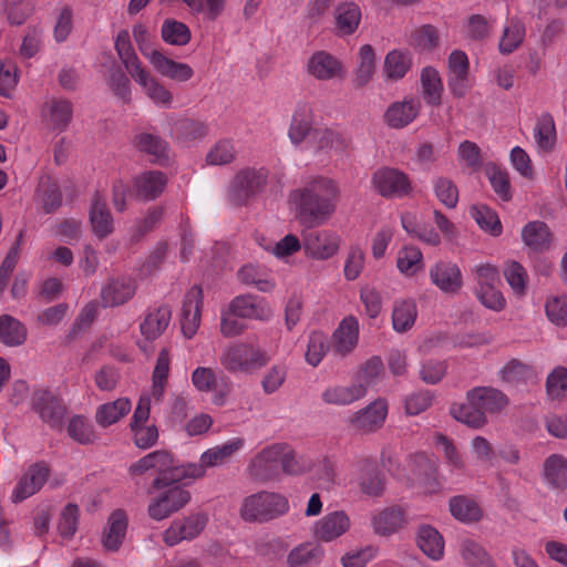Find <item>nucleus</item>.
<instances>
[{"instance_id":"obj_1","label":"nucleus","mask_w":567,"mask_h":567,"mask_svg":"<svg viewBox=\"0 0 567 567\" xmlns=\"http://www.w3.org/2000/svg\"><path fill=\"white\" fill-rule=\"evenodd\" d=\"M340 188L336 181L316 176L292 190L289 200L296 207V217L302 225L320 226L336 213Z\"/></svg>"},{"instance_id":"obj_2","label":"nucleus","mask_w":567,"mask_h":567,"mask_svg":"<svg viewBox=\"0 0 567 567\" xmlns=\"http://www.w3.org/2000/svg\"><path fill=\"white\" fill-rule=\"evenodd\" d=\"M308 468V463L286 443H274L261 449L249 462V476L259 482H269L281 474L298 475Z\"/></svg>"},{"instance_id":"obj_3","label":"nucleus","mask_w":567,"mask_h":567,"mask_svg":"<svg viewBox=\"0 0 567 567\" xmlns=\"http://www.w3.org/2000/svg\"><path fill=\"white\" fill-rule=\"evenodd\" d=\"M269 361L267 353L256 343L237 341L227 344L219 357L221 367L229 373H254Z\"/></svg>"},{"instance_id":"obj_4","label":"nucleus","mask_w":567,"mask_h":567,"mask_svg":"<svg viewBox=\"0 0 567 567\" xmlns=\"http://www.w3.org/2000/svg\"><path fill=\"white\" fill-rule=\"evenodd\" d=\"M289 508L285 495L262 491L244 498L240 516L246 522L267 523L287 514Z\"/></svg>"},{"instance_id":"obj_5","label":"nucleus","mask_w":567,"mask_h":567,"mask_svg":"<svg viewBox=\"0 0 567 567\" xmlns=\"http://www.w3.org/2000/svg\"><path fill=\"white\" fill-rule=\"evenodd\" d=\"M390 471L398 480L417 484L426 493H434L439 489V482L434 476L435 464L425 453L411 454L403 466L398 465L396 468L391 467Z\"/></svg>"},{"instance_id":"obj_6","label":"nucleus","mask_w":567,"mask_h":567,"mask_svg":"<svg viewBox=\"0 0 567 567\" xmlns=\"http://www.w3.org/2000/svg\"><path fill=\"white\" fill-rule=\"evenodd\" d=\"M268 177L269 171L266 167L241 168L236 173L230 183V200L236 205L245 204L265 190Z\"/></svg>"},{"instance_id":"obj_7","label":"nucleus","mask_w":567,"mask_h":567,"mask_svg":"<svg viewBox=\"0 0 567 567\" xmlns=\"http://www.w3.org/2000/svg\"><path fill=\"white\" fill-rule=\"evenodd\" d=\"M192 385L200 393H212V402L217 406L226 404L231 392L228 377L210 367H197L190 374Z\"/></svg>"},{"instance_id":"obj_8","label":"nucleus","mask_w":567,"mask_h":567,"mask_svg":"<svg viewBox=\"0 0 567 567\" xmlns=\"http://www.w3.org/2000/svg\"><path fill=\"white\" fill-rule=\"evenodd\" d=\"M373 189L385 198H401L410 194L411 183L408 175L396 168L382 167L371 178Z\"/></svg>"},{"instance_id":"obj_9","label":"nucleus","mask_w":567,"mask_h":567,"mask_svg":"<svg viewBox=\"0 0 567 567\" xmlns=\"http://www.w3.org/2000/svg\"><path fill=\"white\" fill-rule=\"evenodd\" d=\"M190 499L188 491L181 486H172L154 496L147 513L155 520H163L184 507Z\"/></svg>"},{"instance_id":"obj_10","label":"nucleus","mask_w":567,"mask_h":567,"mask_svg":"<svg viewBox=\"0 0 567 567\" xmlns=\"http://www.w3.org/2000/svg\"><path fill=\"white\" fill-rule=\"evenodd\" d=\"M208 517L204 513H193L175 519L163 534V540L168 546H175L183 540H192L205 529Z\"/></svg>"},{"instance_id":"obj_11","label":"nucleus","mask_w":567,"mask_h":567,"mask_svg":"<svg viewBox=\"0 0 567 567\" xmlns=\"http://www.w3.org/2000/svg\"><path fill=\"white\" fill-rule=\"evenodd\" d=\"M302 245L307 256L317 260H327L339 250L340 237L329 229L312 230L303 235Z\"/></svg>"},{"instance_id":"obj_12","label":"nucleus","mask_w":567,"mask_h":567,"mask_svg":"<svg viewBox=\"0 0 567 567\" xmlns=\"http://www.w3.org/2000/svg\"><path fill=\"white\" fill-rule=\"evenodd\" d=\"M351 525L350 516L344 511H333L315 522L311 530L317 540L332 543L346 535Z\"/></svg>"},{"instance_id":"obj_13","label":"nucleus","mask_w":567,"mask_h":567,"mask_svg":"<svg viewBox=\"0 0 567 567\" xmlns=\"http://www.w3.org/2000/svg\"><path fill=\"white\" fill-rule=\"evenodd\" d=\"M229 312L237 318L256 321H269L274 316L266 299L250 293L235 297L229 303Z\"/></svg>"},{"instance_id":"obj_14","label":"nucleus","mask_w":567,"mask_h":567,"mask_svg":"<svg viewBox=\"0 0 567 567\" xmlns=\"http://www.w3.org/2000/svg\"><path fill=\"white\" fill-rule=\"evenodd\" d=\"M432 285L446 295H456L463 287V275L457 264L449 260L435 262L429 270Z\"/></svg>"},{"instance_id":"obj_15","label":"nucleus","mask_w":567,"mask_h":567,"mask_svg":"<svg viewBox=\"0 0 567 567\" xmlns=\"http://www.w3.org/2000/svg\"><path fill=\"white\" fill-rule=\"evenodd\" d=\"M43 124L58 132H63L70 125L73 117V104L64 97H49L41 107Z\"/></svg>"},{"instance_id":"obj_16","label":"nucleus","mask_w":567,"mask_h":567,"mask_svg":"<svg viewBox=\"0 0 567 567\" xmlns=\"http://www.w3.org/2000/svg\"><path fill=\"white\" fill-rule=\"evenodd\" d=\"M203 306V291L200 287L193 286L185 295L182 312L181 328L185 338L192 339L197 333L200 326Z\"/></svg>"},{"instance_id":"obj_17","label":"nucleus","mask_w":567,"mask_h":567,"mask_svg":"<svg viewBox=\"0 0 567 567\" xmlns=\"http://www.w3.org/2000/svg\"><path fill=\"white\" fill-rule=\"evenodd\" d=\"M388 402L377 399L365 408L353 413L349 420L350 425L362 433H372L382 427L388 415Z\"/></svg>"},{"instance_id":"obj_18","label":"nucleus","mask_w":567,"mask_h":567,"mask_svg":"<svg viewBox=\"0 0 567 567\" xmlns=\"http://www.w3.org/2000/svg\"><path fill=\"white\" fill-rule=\"evenodd\" d=\"M306 71L318 81H331L344 75L342 62L323 50L316 51L310 55L306 63Z\"/></svg>"},{"instance_id":"obj_19","label":"nucleus","mask_w":567,"mask_h":567,"mask_svg":"<svg viewBox=\"0 0 567 567\" xmlns=\"http://www.w3.org/2000/svg\"><path fill=\"white\" fill-rule=\"evenodd\" d=\"M359 321L354 316L344 317L331 337V347L334 354L347 357L353 352L359 342Z\"/></svg>"},{"instance_id":"obj_20","label":"nucleus","mask_w":567,"mask_h":567,"mask_svg":"<svg viewBox=\"0 0 567 567\" xmlns=\"http://www.w3.org/2000/svg\"><path fill=\"white\" fill-rule=\"evenodd\" d=\"M466 400L480 406L484 415L498 414L508 405V398L492 386H476L466 393Z\"/></svg>"},{"instance_id":"obj_21","label":"nucleus","mask_w":567,"mask_h":567,"mask_svg":"<svg viewBox=\"0 0 567 567\" xmlns=\"http://www.w3.org/2000/svg\"><path fill=\"white\" fill-rule=\"evenodd\" d=\"M49 476V468L43 463H37L29 467L16 485L11 499L13 503H20L35 494Z\"/></svg>"},{"instance_id":"obj_22","label":"nucleus","mask_w":567,"mask_h":567,"mask_svg":"<svg viewBox=\"0 0 567 567\" xmlns=\"http://www.w3.org/2000/svg\"><path fill=\"white\" fill-rule=\"evenodd\" d=\"M405 511L399 506L383 508L371 517L373 532L379 536H391L408 525Z\"/></svg>"},{"instance_id":"obj_23","label":"nucleus","mask_w":567,"mask_h":567,"mask_svg":"<svg viewBox=\"0 0 567 567\" xmlns=\"http://www.w3.org/2000/svg\"><path fill=\"white\" fill-rule=\"evenodd\" d=\"M313 111L307 103L298 104L293 111L288 130V137L295 146H299L308 137L313 141Z\"/></svg>"},{"instance_id":"obj_24","label":"nucleus","mask_w":567,"mask_h":567,"mask_svg":"<svg viewBox=\"0 0 567 567\" xmlns=\"http://www.w3.org/2000/svg\"><path fill=\"white\" fill-rule=\"evenodd\" d=\"M143 90L144 94L156 105L169 109L173 105V94L144 66L131 76Z\"/></svg>"},{"instance_id":"obj_25","label":"nucleus","mask_w":567,"mask_h":567,"mask_svg":"<svg viewBox=\"0 0 567 567\" xmlns=\"http://www.w3.org/2000/svg\"><path fill=\"white\" fill-rule=\"evenodd\" d=\"M421 103L416 99H405L389 105L383 120L392 128H403L411 124L420 114Z\"/></svg>"},{"instance_id":"obj_26","label":"nucleus","mask_w":567,"mask_h":567,"mask_svg":"<svg viewBox=\"0 0 567 567\" xmlns=\"http://www.w3.org/2000/svg\"><path fill=\"white\" fill-rule=\"evenodd\" d=\"M33 409L42 421L51 426H58L65 414V408L61 401L52 392L45 390L35 392Z\"/></svg>"},{"instance_id":"obj_27","label":"nucleus","mask_w":567,"mask_h":567,"mask_svg":"<svg viewBox=\"0 0 567 567\" xmlns=\"http://www.w3.org/2000/svg\"><path fill=\"white\" fill-rule=\"evenodd\" d=\"M365 395V384L350 383L347 385L333 384L321 392V400L329 405H350Z\"/></svg>"},{"instance_id":"obj_28","label":"nucleus","mask_w":567,"mask_h":567,"mask_svg":"<svg viewBox=\"0 0 567 567\" xmlns=\"http://www.w3.org/2000/svg\"><path fill=\"white\" fill-rule=\"evenodd\" d=\"M91 229L99 239L109 237L114 231V219L105 200L95 194L89 214Z\"/></svg>"},{"instance_id":"obj_29","label":"nucleus","mask_w":567,"mask_h":567,"mask_svg":"<svg viewBox=\"0 0 567 567\" xmlns=\"http://www.w3.org/2000/svg\"><path fill=\"white\" fill-rule=\"evenodd\" d=\"M336 34L347 37L353 34L362 19L360 7L354 2H341L333 11Z\"/></svg>"},{"instance_id":"obj_30","label":"nucleus","mask_w":567,"mask_h":567,"mask_svg":"<svg viewBox=\"0 0 567 567\" xmlns=\"http://www.w3.org/2000/svg\"><path fill=\"white\" fill-rule=\"evenodd\" d=\"M312 143L318 151L330 154H342L350 147L344 134L333 127H316Z\"/></svg>"},{"instance_id":"obj_31","label":"nucleus","mask_w":567,"mask_h":567,"mask_svg":"<svg viewBox=\"0 0 567 567\" xmlns=\"http://www.w3.org/2000/svg\"><path fill=\"white\" fill-rule=\"evenodd\" d=\"M498 375L502 382L514 388L525 386L537 378L535 369L518 359H512L506 362L499 370Z\"/></svg>"},{"instance_id":"obj_32","label":"nucleus","mask_w":567,"mask_h":567,"mask_svg":"<svg viewBox=\"0 0 567 567\" xmlns=\"http://www.w3.org/2000/svg\"><path fill=\"white\" fill-rule=\"evenodd\" d=\"M135 282L130 278L111 279L101 289V298L106 307H116L127 302L135 293Z\"/></svg>"},{"instance_id":"obj_33","label":"nucleus","mask_w":567,"mask_h":567,"mask_svg":"<svg viewBox=\"0 0 567 567\" xmlns=\"http://www.w3.org/2000/svg\"><path fill=\"white\" fill-rule=\"evenodd\" d=\"M166 183L165 175L157 171L144 172L133 178L135 195L144 200H152L159 196Z\"/></svg>"},{"instance_id":"obj_34","label":"nucleus","mask_w":567,"mask_h":567,"mask_svg":"<svg viewBox=\"0 0 567 567\" xmlns=\"http://www.w3.org/2000/svg\"><path fill=\"white\" fill-rule=\"evenodd\" d=\"M416 544L421 551L434 561L444 556L445 542L441 533L431 525H422L417 529Z\"/></svg>"},{"instance_id":"obj_35","label":"nucleus","mask_w":567,"mask_h":567,"mask_svg":"<svg viewBox=\"0 0 567 567\" xmlns=\"http://www.w3.org/2000/svg\"><path fill=\"white\" fill-rule=\"evenodd\" d=\"M34 200L40 213L45 215L55 213L62 205V195L56 183L49 177L41 178Z\"/></svg>"},{"instance_id":"obj_36","label":"nucleus","mask_w":567,"mask_h":567,"mask_svg":"<svg viewBox=\"0 0 567 567\" xmlns=\"http://www.w3.org/2000/svg\"><path fill=\"white\" fill-rule=\"evenodd\" d=\"M458 555L467 567H495L494 560L485 548L472 538L458 542Z\"/></svg>"},{"instance_id":"obj_37","label":"nucleus","mask_w":567,"mask_h":567,"mask_svg":"<svg viewBox=\"0 0 567 567\" xmlns=\"http://www.w3.org/2000/svg\"><path fill=\"white\" fill-rule=\"evenodd\" d=\"M172 311L168 306H161L147 312L140 324L141 333L147 340H155L166 330L169 324Z\"/></svg>"},{"instance_id":"obj_38","label":"nucleus","mask_w":567,"mask_h":567,"mask_svg":"<svg viewBox=\"0 0 567 567\" xmlns=\"http://www.w3.org/2000/svg\"><path fill=\"white\" fill-rule=\"evenodd\" d=\"M522 239L532 250L544 251L550 247L553 235L546 223L533 220L523 227Z\"/></svg>"},{"instance_id":"obj_39","label":"nucleus","mask_w":567,"mask_h":567,"mask_svg":"<svg viewBox=\"0 0 567 567\" xmlns=\"http://www.w3.org/2000/svg\"><path fill=\"white\" fill-rule=\"evenodd\" d=\"M245 445L243 437H233L220 445L208 449L200 455V461L208 467L221 466Z\"/></svg>"},{"instance_id":"obj_40","label":"nucleus","mask_w":567,"mask_h":567,"mask_svg":"<svg viewBox=\"0 0 567 567\" xmlns=\"http://www.w3.org/2000/svg\"><path fill=\"white\" fill-rule=\"evenodd\" d=\"M153 68L165 78L176 82H186L194 75V71L187 63L174 61L159 52L150 62Z\"/></svg>"},{"instance_id":"obj_41","label":"nucleus","mask_w":567,"mask_h":567,"mask_svg":"<svg viewBox=\"0 0 567 567\" xmlns=\"http://www.w3.org/2000/svg\"><path fill=\"white\" fill-rule=\"evenodd\" d=\"M545 482L554 488H567V457L561 454L549 455L543 464Z\"/></svg>"},{"instance_id":"obj_42","label":"nucleus","mask_w":567,"mask_h":567,"mask_svg":"<svg viewBox=\"0 0 567 567\" xmlns=\"http://www.w3.org/2000/svg\"><path fill=\"white\" fill-rule=\"evenodd\" d=\"M171 370V355L169 351L166 348H163L157 357L156 364L152 374V386H151V395L155 402H161L165 388L167 385V380Z\"/></svg>"},{"instance_id":"obj_43","label":"nucleus","mask_w":567,"mask_h":567,"mask_svg":"<svg viewBox=\"0 0 567 567\" xmlns=\"http://www.w3.org/2000/svg\"><path fill=\"white\" fill-rule=\"evenodd\" d=\"M324 556V550L320 545L305 543L295 547L287 556L289 567H310L318 565Z\"/></svg>"},{"instance_id":"obj_44","label":"nucleus","mask_w":567,"mask_h":567,"mask_svg":"<svg viewBox=\"0 0 567 567\" xmlns=\"http://www.w3.org/2000/svg\"><path fill=\"white\" fill-rule=\"evenodd\" d=\"M556 127L550 114H542L534 127V140L539 153H549L556 145Z\"/></svg>"},{"instance_id":"obj_45","label":"nucleus","mask_w":567,"mask_h":567,"mask_svg":"<svg viewBox=\"0 0 567 567\" xmlns=\"http://www.w3.org/2000/svg\"><path fill=\"white\" fill-rule=\"evenodd\" d=\"M132 404L127 398H118L113 402L101 404L95 413V421L102 427L118 422L131 411Z\"/></svg>"},{"instance_id":"obj_46","label":"nucleus","mask_w":567,"mask_h":567,"mask_svg":"<svg viewBox=\"0 0 567 567\" xmlns=\"http://www.w3.org/2000/svg\"><path fill=\"white\" fill-rule=\"evenodd\" d=\"M127 528V516L123 511L111 514L107 528L103 537V545L107 550H116L122 545Z\"/></svg>"},{"instance_id":"obj_47","label":"nucleus","mask_w":567,"mask_h":567,"mask_svg":"<svg viewBox=\"0 0 567 567\" xmlns=\"http://www.w3.org/2000/svg\"><path fill=\"white\" fill-rule=\"evenodd\" d=\"M412 66V55L409 51L392 50L384 59L383 73L386 79L398 81L402 79Z\"/></svg>"},{"instance_id":"obj_48","label":"nucleus","mask_w":567,"mask_h":567,"mask_svg":"<svg viewBox=\"0 0 567 567\" xmlns=\"http://www.w3.org/2000/svg\"><path fill=\"white\" fill-rule=\"evenodd\" d=\"M417 317L416 305L413 300H396L392 310L393 330L403 333L409 331Z\"/></svg>"},{"instance_id":"obj_49","label":"nucleus","mask_w":567,"mask_h":567,"mask_svg":"<svg viewBox=\"0 0 567 567\" xmlns=\"http://www.w3.org/2000/svg\"><path fill=\"white\" fill-rule=\"evenodd\" d=\"M115 50L131 76L144 68L132 47L128 31L122 30L117 33L115 39Z\"/></svg>"},{"instance_id":"obj_50","label":"nucleus","mask_w":567,"mask_h":567,"mask_svg":"<svg viewBox=\"0 0 567 567\" xmlns=\"http://www.w3.org/2000/svg\"><path fill=\"white\" fill-rule=\"evenodd\" d=\"M375 72V53L370 44H364L358 52V66L354 71L353 83L357 87L367 85Z\"/></svg>"},{"instance_id":"obj_51","label":"nucleus","mask_w":567,"mask_h":567,"mask_svg":"<svg viewBox=\"0 0 567 567\" xmlns=\"http://www.w3.org/2000/svg\"><path fill=\"white\" fill-rule=\"evenodd\" d=\"M134 144L141 152L153 156L154 161L158 163L168 161V144L157 135L140 133L135 136Z\"/></svg>"},{"instance_id":"obj_52","label":"nucleus","mask_w":567,"mask_h":567,"mask_svg":"<svg viewBox=\"0 0 567 567\" xmlns=\"http://www.w3.org/2000/svg\"><path fill=\"white\" fill-rule=\"evenodd\" d=\"M27 339L25 327L9 315L0 316V341L8 347L22 344Z\"/></svg>"},{"instance_id":"obj_53","label":"nucleus","mask_w":567,"mask_h":567,"mask_svg":"<svg viewBox=\"0 0 567 567\" xmlns=\"http://www.w3.org/2000/svg\"><path fill=\"white\" fill-rule=\"evenodd\" d=\"M450 512L454 518L463 523L477 522L482 517V509L477 503L466 496H454L449 503Z\"/></svg>"},{"instance_id":"obj_54","label":"nucleus","mask_w":567,"mask_h":567,"mask_svg":"<svg viewBox=\"0 0 567 567\" xmlns=\"http://www.w3.org/2000/svg\"><path fill=\"white\" fill-rule=\"evenodd\" d=\"M208 134V126L200 121L182 118L175 122L172 136L182 143L200 140Z\"/></svg>"},{"instance_id":"obj_55","label":"nucleus","mask_w":567,"mask_h":567,"mask_svg":"<svg viewBox=\"0 0 567 567\" xmlns=\"http://www.w3.org/2000/svg\"><path fill=\"white\" fill-rule=\"evenodd\" d=\"M423 97L430 105H440L442 101L443 83L439 72L431 66L421 72Z\"/></svg>"},{"instance_id":"obj_56","label":"nucleus","mask_w":567,"mask_h":567,"mask_svg":"<svg viewBox=\"0 0 567 567\" xmlns=\"http://www.w3.org/2000/svg\"><path fill=\"white\" fill-rule=\"evenodd\" d=\"M451 414L456 421L472 429H482L487 424V416L483 414L480 406H475L467 400L466 403L452 405Z\"/></svg>"},{"instance_id":"obj_57","label":"nucleus","mask_w":567,"mask_h":567,"mask_svg":"<svg viewBox=\"0 0 567 567\" xmlns=\"http://www.w3.org/2000/svg\"><path fill=\"white\" fill-rule=\"evenodd\" d=\"M494 25V20L482 14L470 16L462 27V34L472 41L487 39Z\"/></svg>"},{"instance_id":"obj_58","label":"nucleus","mask_w":567,"mask_h":567,"mask_svg":"<svg viewBox=\"0 0 567 567\" xmlns=\"http://www.w3.org/2000/svg\"><path fill=\"white\" fill-rule=\"evenodd\" d=\"M396 267L399 271L406 277H412L417 274L423 268V255L421 250L414 246H404L398 252Z\"/></svg>"},{"instance_id":"obj_59","label":"nucleus","mask_w":567,"mask_h":567,"mask_svg":"<svg viewBox=\"0 0 567 567\" xmlns=\"http://www.w3.org/2000/svg\"><path fill=\"white\" fill-rule=\"evenodd\" d=\"M524 37V24L516 19L508 20L498 43L501 53L509 54L514 52L522 44Z\"/></svg>"},{"instance_id":"obj_60","label":"nucleus","mask_w":567,"mask_h":567,"mask_svg":"<svg viewBox=\"0 0 567 567\" xmlns=\"http://www.w3.org/2000/svg\"><path fill=\"white\" fill-rule=\"evenodd\" d=\"M161 34L166 43L177 47L186 45L192 37L189 28L174 19H166L163 22Z\"/></svg>"},{"instance_id":"obj_61","label":"nucleus","mask_w":567,"mask_h":567,"mask_svg":"<svg viewBox=\"0 0 567 567\" xmlns=\"http://www.w3.org/2000/svg\"><path fill=\"white\" fill-rule=\"evenodd\" d=\"M237 151L231 140L217 141L206 154V163L212 166H221L235 161Z\"/></svg>"},{"instance_id":"obj_62","label":"nucleus","mask_w":567,"mask_h":567,"mask_svg":"<svg viewBox=\"0 0 567 567\" xmlns=\"http://www.w3.org/2000/svg\"><path fill=\"white\" fill-rule=\"evenodd\" d=\"M153 471L158 474V476L154 480L155 487H162L164 485L173 483L169 476L173 474V470L176 467V464L172 457V455L166 451H155L151 453Z\"/></svg>"},{"instance_id":"obj_63","label":"nucleus","mask_w":567,"mask_h":567,"mask_svg":"<svg viewBox=\"0 0 567 567\" xmlns=\"http://www.w3.org/2000/svg\"><path fill=\"white\" fill-rule=\"evenodd\" d=\"M435 444L443 453L444 461L451 472L463 473L465 471L466 465L462 454L447 436L437 434L435 436Z\"/></svg>"},{"instance_id":"obj_64","label":"nucleus","mask_w":567,"mask_h":567,"mask_svg":"<svg viewBox=\"0 0 567 567\" xmlns=\"http://www.w3.org/2000/svg\"><path fill=\"white\" fill-rule=\"evenodd\" d=\"M359 485L362 493L369 496H380L384 489L383 477L378 468L371 463H367L361 468Z\"/></svg>"}]
</instances>
